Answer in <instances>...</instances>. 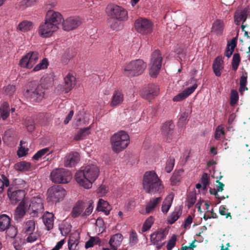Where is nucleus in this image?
<instances>
[{
  "label": "nucleus",
  "mask_w": 250,
  "mask_h": 250,
  "mask_svg": "<svg viewBox=\"0 0 250 250\" xmlns=\"http://www.w3.org/2000/svg\"><path fill=\"white\" fill-rule=\"evenodd\" d=\"M219 213L222 215L226 216V218L230 217V219L231 217L230 213L228 212V209H227L224 206H220L219 208Z\"/></svg>",
  "instance_id": "obj_62"
},
{
  "label": "nucleus",
  "mask_w": 250,
  "mask_h": 250,
  "mask_svg": "<svg viewBox=\"0 0 250 250\" xmlns=\"http://www.w3.org/2000/svg\"><path fill=\"white\" fill-rule=\"evenodd\" d=\"M105 12L110 18L116 20L110 24L111 28L114 30L118 29L120 28V21H126L128 19V13L126 10L115 4H108Z\"/></svg>",
  "instance_id": "obj_3"
},
{
  "label": "nucleus",
  "mask_w": 250,
  "mask_h": 250,
  "mask_svg": "<svg viewBox=\"0 0 250 250\" xmlns=\"http://www.w3.org/2000/svg\"><path fill=\"white\" fill-rule=\"evenodd\" d=\"M240 58L239 54L235 53L232 57V67L234 70H236L239 66Z\"/></svg>",
  "instance_id": "obj_49"
},
{
  "label": "nucleus",
  "mask_w": 250,
  "mask_h": 250,
  "mask_svg": "<svg viewBox=\"0 0 250 250\" xmlns=\"http://www.w3.org/2000/svg\"><path fill=\"white\" fill-rule=\"evenodd\" d=\"M129 144V137L124 131L115 133L110 138L111 149L113 152L118 153L125 150Z\"/></svg>",
  "instance_id": "obj_5"
},
{
  "label": "nucleus",
  "mask_w": 250,
  "mask_h": 250,
  "mask_svg": "<svg viewBox=\"0 0 250 250\" xmlns=\"http://www.w3.org/2000/svg\"><path fill=\"white\" fill-rule=\"evenodd\" d=\"M196 196L195 194L189 195L187 198V205L188 208L192 207L196 202Z\"/></svg>",
  "instance_id": "obj_59"
},
{
  "label": "nucleus",
  "mask_w": 250,
  "mask_h": 250,
  "mask_svg": "<svg viewBox=\"0 0 250 250\" xmlns=\"http://www.w3.org/2000/svg\"><path fill=\"white\" fill-rule=\"evenodd\" d=\"M224 136V132L223 130V127L222 126L219 125L216 129L215 138L217 140H219Z\"/></svg>",
  "instance_id": "obj_58"
},
{
  "label": "nucleus",
  "mask_w": 250,
  "mask_h": 250,
  "mask_svg": "<svg viewBox=\"0 0 250 250\" xmlns=\"http://www.w3.org/2000/svg\"><path fill=\"white\" fill-rule=\"evenodd\" d=\"M52 151H50L48 147H45L39 150L33 156V159L36 160H38L40 158L45 155H48L51 153Z\"/></svg>",
  "instance_id": "obj_39"
},
{
  "label": "nucleus",
  "mask_w": 250,
  "mask_h": 250,
  "mask_svg": "<svg viewBox=\"0 0 250 250\" xmlns=\"http://www.w3.org/2000/svg\"><path fill=\"white\" fill-rule=\"evenodd\" d=\"M143 185L144 190L148 193H161L164 190L162 181L153 170L146 171L145 173Z\"/></svg>",
  "instance_id": "obj_4"
},
{
  "label": "nucleus",
  "mask_w": 250,
  "mask_h": 250,
  "mask_svg": "<svg viewBox=\"0 0 250 250\" xmlns=\"http://www.w3.org/2000/svg\"><path fill=\"white\" fill-rule=\"evenodd\" d=\"M37 0H22L20 2V6L25 8L34 5Z\"/></svg>",
  "instance_id": "obj_57"
},
{
  "label": "nucleus",
  "mask_w": 250,
  "mask_h": 250,
  "mask_svg": "<svg viewBox=\"0 0 250 250\" xmlns=\"http://www.w3.org/2000/svg\"><path fill=\"white\" fill-rule=\"evenodd\" d=\"M138 242V239L136 232L134 230H131L129 234V245L133 246L136 245Z\"/></svg>",
  "instance_id": "obj_52"
},
{
  "label": "nucleus",
  "mask_w": 250,
  "mask_h": 250,
  "mask_svg": "<svg viewBox=\"0 0 250 250\" xmlns=\"http://www.w3.org/2000/svg\"><path fill=\"white\" fill-rule=\"evenodd\" d=\"M3 93L8 96L13 95L16 91V87L15 85L9 84L5 86L3 88Z\"/></svg>",
  "instance_id": "obj_47"
},
{
  "label": "nucleus",
  "mask_w": 250,
  "mask_h": 250,
  "mask_svg": "<svg viewBox=\"0 0 250 250\" xmlns=\"http://www.w3.org/2000/svg\"><path fill=\"white\" fill-rule=\"evenodd\" d=\"M2 179L0 178V194H1L5 187H8L9 186V180L4 176L2 177Z\"/></svg>",
  "instance_id": "obj_56"
},
{
  "label": "nucleus",
  "mask_w": 250,
  "mask_h": 250,
  "mask_svg": "<svg viewBox=\"0 0 250 250\" xmlns=\"http://www.w3.org/2000/svg\"><path fill=\"white\" fill-rule=\"evenodd\" d=\"M224 185L221 182H218V186L216 188L210 190V193L215 195L216 198L221 199H225L224 196L220 197L218 192L222 191L223 190Z\"/></svg>",
  "instance_id": "obj_48"
},
{
  "label": "nucleus",
  "mask_w": 250,
  "mask_h": 250,
  "mask_svg": "<svg viewBox=\"0 0 250 250\" xmlns=\"http://www.w3.org/2000/svg\"><path fill=\"white\" fill-rule=\"evenodd\" d=\"M107 190V188L105 186L102 185L97 189V193L99 196L102 197L106 194Z\"/></svg>",
  "instance_id": "obj_60"
},
{
  "label": "nucleus",
  "mask_w": 250,
  "mask_h": 250,
  "mask_svg": "<svg viewBox=\"0 0 250 250\" xmlns=\"http://www.w3.org/2000/svg\"><path fill=\"white\" fill-rule=\"evenodd\" d=\"M158 91L159 88L157 85L151 84L142 90L141 96L144 98L150 101L158 95Z\"/></svg>",
  "instance_id": "obj_20"
},
{
  "label": "nucleus",
  "mask_w": 250,
  "mask_h": 250,
  "mask_svg": "<svg viewBox=\"0 0 250 250\" xmlns=\"http://www.w3.org/2000/svg\"><path fill=\"white\" fill-rule=\"evenodd\" d=\"M71 229V226L68 223H62L59 226L60 230L63 236H65L68 234L70 231Z\"/></svg>",
  "instance_id": "obj_44"
},
{
  "label": "nucleus",
  "mask_w": 250,
  "mask_h": 250,
  "mask_svg": "<svg viewBox=\"0 0 250 250\" xmlns=\"http://www.w3.org/2000/svg\"><path fill=\"white\" fill-rule=\"evenodd\" d=\"M187 98V96L185 95L184 92H182L177 95L175 96L173 98V101L174 102H179L182 100H183L184 99H186Z\"/></svg>",
  "instance_id": "obj_64"
},
{
  "label": "nucleus",
  "mask_w": 250,
  "mask_h": 250,
  "mask_svg": "<svg viewBox=\"0 0 250 250\" xmlns=\"http://www.w3.org/2000/svg\"><path fill=\"white\" fill-rule=\"evenodd\" d=\"M174 127V125L171 121L166 122L162 126V133L167 138V140L171 139Z\"/></svg>",
  "instance_id": "obj_26"
},
{
  "label": "nucleus",
  "mask_w": 250,
  "mask_h": 250,
  "mask_svg": "<svg viewBox=\"0 0 250 250\" xmlns=\"http://www.w3.org/2000/svg\"><path fill=\"white\" fill-rule=\"evenodd\" d=\"M90 127H86L81 129L74 136V140H80L84 139L87 135L90 134Z\"/></svg>",
  "instance_id": "obj_36"
},
{
  "label": "nucleus",
  "mask_w": 250,
  "mask_h": 250,
  "mask_svg": "<svg viewBox=\"0 0 250 250\" xmlns=\"http://www.w3.org/2000/svg\"><path fill=\"white\" fill-rule=\"evenodd\" d=\"M28 210L29 214L33 217H38L44 210L43 199L40 196L33 197L28 199Z\"/></svg>",
  "instance_id": "obj_9"
},
{
  "label": "nucleus",
  "mask_w": 250,
  "mask_h": 250,
  "mask_svg": "<svg viewBox=\"0 0 250 250\" xmlns=\"http://www.w3.org/2000/svg\"><path fill=\"white\" fill-rule=\"evenodd\" d=\"M238 93L234 90H231L230 104L231 106L235 105L238 100Z\"/></svg>",
  "instance_id": "obj_53"
},
{
  "label": "nucleus",
  "mask_w": 250,
  "mask_h": 250,
  "mask_svg": "<svg viewBox=\"0 0 250 250\" xmlns=\"http://www.w3.org/2000/svg\"><path fill=\"white\" fill-rule=\"evenodd\" d=\"M189 114V111H185L181 113L178 121V125L180 126L183 127L187 124L188 121Z\"/></svg>",
  "instance_id": "obj_43"
},
{
  "label": "nucleus",
  "mask_w": 250,
  "mask_h": 250,
  "mask_svg": "<svg viewBox=\"0 0 250 250\" xmlns=\"http://www.w3.org/2000/svg\"><path fill=\"white\" fill-rule=\"evenodd\" d=\"M100 169L95 164H89L77 171L75 175L78 184L86 189L92 188V184L99 175Z\"/></svg>",
  "instance_id": "obj_2"
},
{
  "label": "nucleus",
  "mask_w": 250,
  "mask_h": 250,
  "mask_svg": "<svg viewBox=\"0 0 250 250\" xmlns=\"http://www.w3.org/2000/svg\"><path fill=\"white\" fill-rule=\"evenodd\" d=\"M182 210L180 208H176L168 217L167 221L170 224H173L182 214Z\"/></svg>",
  "instance_id": "obj_34"
},
{
  "label": "nucleus",
  "mask_w": 250,
  "mask_h": 250,
  "mask_svg": "<svg viewBox=\"0 0 250 250\" xmlns=\"http://www.w3.org/2000/svg\"><path fill=\"white\" fill-rule=\"evenodd\" d=\"M162 57L159 51L156 50L152 54L150 64L149 74L155 77L159 73L162 66Z\"/></svg>",
  "instance_id": "obj_13"
},
{
  "label": "nucleus",
  "mask_w": 250,
  "mask_h": 250,
  "mask_svg": "<svg viewBox=\"0 0 250 250\" xmlns=\"http://www.w3.org/2000/svg\"><path fill=\"white\" fill-rule=\"evenodd\" d=\"M13 187H10L7 191L8 197L12 203L16 204L18 201H22L26 198H24L26 193L24 190L17 189L13 190Z\"/></svg>",
  "instance_id": "obj_19"
},
{
  "label": "nucleus",
  "mask_w": 250,
  "mask_h": 250,
  "mask_svg": "<svg viewBox=\"0 0 250 250\" xmlns=\"http://www.w3.org/2000/svg\"><path fill=\"white\" fill-rule=\"evenodd\" d=\"M174 159L172 158H170L167 160L165 167V169L167 172L169 173L172 171L174 165Z\"/></svg>",
  "instance_id": "obj_54"
},
{
  "label": "nucleus",
  "mask_w": 250,
  "mask_h": 250,
  "mask_svg": "<svg viewBox=\"0 0 250 250\" xmlns=\"http://www.w3.org/2000/svg\"><path fill=\"white\" fill-rule=\"evenodd\" d=\"M173 199V195L172 194H168L165 199L161 207L162 212L166 214L168 211L171 206Z\"/></svg>",
  "instance_id": "obj_29"
},
{
  "label": "nucleus",
  "mask_w": 250,
  "mask_h": 250,
  "mask_svg": "<svg viewBox=\"0 0 250 250\" xmlns=\"http://www.w3.org/2000/svg\"><path fill=\"white\" fill-rule=\"evenodd\" d=\"M224 24L223 21L216 20L213 23L212 31L217 35H221L223 33Z\"/></svg>",
  "instance_id": "obj_31"
},
{
  "label": "nucleus",
  "mask_w": 250,
  "mask_h": 250,
  "mask_svg": "<svg viewBox=\"0 0 250 250\" xmlns=\"http://www.w3.org/2000/svg\"><path fill=\"white\" fill-rule=\"evenodd\" d=\"M168 233L167 228H161L154 231L150 235V241L158 249H160L164 244L162 241L165 240Z\"/></svg>",
  "instance_id": "obj_14"
},
{
  "label": "nucleus",
  "mask_w": 250,
  "mask_h": 250,
  "mask_svg": "<svg viewBox=\"0 0 250 250\" xmlns=\"http://www.w3.org/2000/svg\"><path fill=\"white\" fill-rule=\"evenodd\" d=\"M35 229V223L33 220H28L25 222L23 225V230L27 233L33 232Z\"/></svg>",
  "instance_id": "obj_41"
},
{
  "label": "nucleus",
  "mask_w": 250,
  "mask_h": 250,
  "mask_svg": "<svg viewBox=\"0 0 250 250\" xmlns=\"http://www.w3.org/2000/svg\"><path fill=\"white\" fill-rule=\"evenodd\" d=\"M192 81H195V83L191 86L186 88L183 91L187 97L192 94L195 91L198 86L197 84L196 83L197 80H195L193 77L192 78Z\"/></svg>",
  "instance_id": "obj_51"
},
{
  "label": "nucleus",
  "mask_w": 250,
  "mask_h": 250,
  "mask_svg": "<svg viewBox=\"0 0 250 250\" xmlns=\"http://www.w3.org/2000/svg\"><path fill=\"white\" fill-rule=\"evenodd\" d=\"M28 150V148L21 146L17 151V155L19 157H23L27 154Z\"/></svg>",
  "instance_id": "obj_61"
},
{
  "label": "nucleus",
  "mask_w": 250,
  "mask_h": 250,
  "mask_svg": "<svg viewBox=\"0 0 250 250\" xmlns=\"http://www.w3.org/2000/svg\"><path fill=\"white\" fill-rule=\"evenodd\" d=\"M80 160V156L76 152H72L67 154L64 159V165L66 167L75 166Z\"/></svg>",
  "instance_id": "obj_22"
},
{
  "label": "nucleus",
  "mask_w": 250,
  "mask_h": 250,
  "mask_svg": "<svg viewBox=\"0 0 250 250\" xmlns=\"http://www.w3.org/2000/svg\"><path fill=\"white\" fill-rule=\"evenodd\" d=\"M9 116V107L7 103H4L0 109V120H5Z\"/></svg>",
  "instance_id": "obj_38"
},
{
  "label": "nucleus",
  "mask_w": 250,
  "mask_h": 250,
  "mask_svg": "<svg viewBox=\"0 0 250 250\" xmlns=\"http://www.w3.org/2000/svg\"><path fill=\"white\" fill-rule=\"evenodd\" d=\"M24 95L33 101L40 102L44 96V91L42 86L36 83H31Z\"/></svg>",
  "instance_id": "obj_7"
},
{
  "label": "nucleus",
  "mask_w": 250,
  "mask_h": 250,
  "mask_svg": "<svg viewBox=\"0 0 250 250\" xmlns=\"http://www.w3.org/2000/svg\"><path fill=\"white\" fill-rule=\"evenodd\" d=\"M154 223V218L152 216L147 218L145 221L142 228V232H144L149 229Z\"/></svg>",
  "instance_id": "obj_45"
},
{
  "label": "nucleus",
  "mask_w": 250,
  "mask_h": 250,
  "mask_svg": "<svg viewBox=\"0 0 250 250\" xmlns=\"http://www.w3.org/2000/svg\"><path fill=\"white\" fill-rule=\"evenodd\" d=\"M111 208L107 201L103 199H100L98 201L96 210L98 211H102L104 214L108 215L109 214Z\"/></svg>",
  "instance_id": "obj_25"
},
{
  "label": "nucleus",
  "mask_w": 250,
  "mask_h": 250,
  "mask_svg": "<svg viewBox=\"0 0 250 250\" xmlns=\"http://www.w3.org/2000/svg\"><path fill=\"white\" fill-rule=\"evenodd\" d=\"M52 181L56 183H68L71 179L70 172L64 168L54 169L50 174Z\"/></svg>",
  "instance_id": "obj_8"
},
{
  "label": "nucleus",
  "mask_w": 250,
  "mask_h": 250,
  "mask_svg": "<svg viewBox=\"0 0 250 250\" xmlns=\"http://www.w3.org/2000/svg\"><path fill=\"white\" fill-rule=\"evenodd\" d=\"M100 240L98 237H91L90 239L85 243V248L88 249L93 247L95 245H97L100 243Z\"/></svg>",
  "instance_id": "obj_46"
},
{
  "label": "nucleus",
  "mask_w": 250,
  "mask_h": 250,
  "mask_svg": "<svg viewBox=\"0 0 250 250\" xmlns=\"http://www.w3.org/2000/svg\"><path fill=\"white\" fill-rule=\"evenodd\" d=\"M29 201L28 198H25L21 201L19 206L17 207L14 212V218L19 221L24 216L25 212L28 210Z\"/></svg>",
  "instance_id": "obj_18"
},
{
  "label": "nucleus",
  "mask_w": 250,
  "mask_h": 250,
  "mask_svg": "<svg viewBox=\"0 0 250 250\" xmlns=\"http://www.w3.org/2000/svg\"><path fill=\"white\" fill-rule=\"evenodd\" d=\"M16 170L20 171H28L31 169V163L26 161H22L16 163L14 166Z\"/></svg>",
  "instance_id": "obj_33"
},
{
  "label": "nucleus",
  "mask_w": 250,
  "mask_h": 250,
  "mask_svg": "<svg viewBox=\"0 0 250 250\" xmlns=\"http://www.w3.org/2000/svg\"><path fill=\"white\" fill-rule=\"evenodd\" d=\"M29 235L27 237L26 240L28 242L32 243L35 241L39 237V235L36 233H33V232L28 233Z\"/></svg>",
  "instance_id": "obj_63"
},
{
  "label": "nucleus",
  "mask_w": 250,
  "mask_h": 250,
  "mask_svg": "<svg viewBox=\"0 0 250 250\" xmlns=\"http://www.w3.org/2000/svg\"><path fill=\"white\" fill-rule=\"evenodd\" d=\"M134 26L136 31L141 34H150L153 28V22L146 18H139L135 22Z\"/></svg>",
  "instance_id": "obj_11"
},
{
  "label": "nucleus",
  "mask_w": 250,
  "mask_h": 250,
  "mask_svg": "<svg viewBox=\"0 0 250 250\" xmlns=\"http://www.w3.org/2000/svg\"><path fill=\"white\" fill-rule=\"evenodd\" d=\"M212 68L215 75L219 77L222 74V71L224 68V61L222 57H217L214 61L212 64Z\"/></svg>",
  "instance_id": "obj_23"
},
{
  "label": "nucleus",
  "mask_w": 250,
  "mask_h": 250,
  "mask_svg": "<svg viewBox=\"0 0 250 250\" xmlns=\"http://www.w3.org/2000/svg\"><path fill=\"white\" fill-rule=\"evenodd\" d=\"M94 202L92 200H90L88 201L86 206H85V209L82 214V217H87L89 216L93 211L94 208Z\"/></svg>",
  "instance_id": "obj_40"
},
{
  "label": "nucleus",
  "mask_w": 250,
  "mask_h": 250,
  "mask_svg": "<svg viewBox=\"0 0 250 250\" xmlns=\"http://www.w3.org/2000/svg\"><path fill=\"white\" fill-rule=\"evenodd\" d=\"M124 95L123 91L121 89H116L113 92L110 105L111 107H117L121 105L124 102Z\"/></svg>",
  "instance_id": "obj_21"
},
{
  "label": "nucleus",
  "mask_w": 250,
  "mask_h": 250,
  "mask_svg": "<svg viewBox=\"0 0 250 250\" xmlns=\"http://www.w3.org/2000/svg\"><path fill=\"white\" fill-rule=\"evenodd\" d=\"M250 16V11L247 7H245L241 10H237L234 15L235 23L237 25H239L242 21L241 28L243 31H245V34L247 36L248 35V32L244 30L245 28L246 27V25L244 24V22L248 17Z\"/></svg>",
  "instance_id": "obj_16"
},
{
  "label": "nucleus",
  "mask_w": 250,
  "mask_h": 250,
  "mask_svg": "<svg viewBox=\"0 0 250 250\" xmlns=\"http://www.w3.org/2000/svg\"><path fill=\"white\" fill-rule=\"evenodd\" d=\"M10 225V219L6 214L0 216V231H3L9 228Z\"/></svg>",
  "instance_id": "obj_32"
},
{
  "label": "nucleus",
  "mask_w": 250,
  "mask_h": 250,
  "mask_svg": "<svg viewBox=\"0 0 250 250\" xmlns=\"http://www.w3.org/2000/svg\"><path fill=\"white\" fill-rule=\"evenodd\" d=\"M62 15L59 12L48 10L44 21L39 26L38 33L42 38L51 37L58 31L61 25Z\"/></svg>",
  "instance_id": "obj_1"
},
{
  "label": "nucleus",
  "mask_w": 250,
  "mask_h": 250,
  "mask_svg": "<svg viewBox=\"0 0 250 250\" xmlns=\"http://www.w3.org/2000/svg\"><path fill=\"white\" fill-rule=\"evenodd\" d=\"M48 66V61L46 58H44L42 60V61L33 69L34 71H38L42 69L47 68Z\"/></svg>",
  "instance_id": "obj_50"
},
{
  "label": "nucleus",
  "mask_w": 250,
  "mask_h": 250,
  "mask_svg": "<svg viewBox=\"0 0 250 250\" xmlns=\"http://www.w3.org/2000/svg\"><path fill=\"white\" fill-rule=\"evenodd\" d=\"M66 194V190L61 186H53L47 190V199L53 203H59L63 199Z\"/></svg>",
  "instance_id": "obj_10"
},
{
  "label": "nucleus",
  "mask_w": 250,
  "mask_h": 250,
  "mask_svg": "<svg viewBox=\"0 0 250 250\" xmlns=\"http://www.w3.org/2000/svg\"><path fill=\"white\" fill-rule=\"evenodd\" d=\"M81 21L79 17H70L65 20L62 17L61 27L65 31L74 29L80 25Z\"/></svg>",
  "instance_id": "obj_17"
},
{
  "label": "nucleus",
  "mask_w": 250,
  "mask_h": 250,
  "mask_svg": "<svg viewBox=\"0 0 250 250\" xmlns=\"http://www.w3.org/2000/svg\"><path fill=\"white\" fill-rule=\"evenodd\" d=\"M122 240L123 235L120 233H117L112 236L109 242L111 249L113 250H117Z\"/></svg>",
  "instance_id": "obj_27"
},
{
  "label": "nucleus",
  "mask_w": 250,
  "mask_h": 250,
  "mask_svg": "<svg viewBox=\"0 0 250 250\" xmlns=\"http://www.w3.org/2000/svg\"><path fill=\"white\" fill-rule=\"evenodd\" d=\"M146 67V64L143 60H134L126 64L124 72L128 76H136L141 74Z\"/></svg>",
  "instance_id": "obj_6"
},
{
  "label": "nucleus",
  "mask_w": 250,
  "mask_h": 250,
  "mask_svg": "<svg viewBox=\"0 0 250 250\" xmlns=\"http://www.w3.org/2000/svg\"><path fill=\"white\" fill-rule=\"evenodd\" d=\"M85 207V203L82 200L77 201L72 208L71 212V216L74 218L78 217L80 215L82 217Z\"/></svg>",
  "instance_id": "obj_24"
},
{
  "label": "nucleus",
  "mask_w": 250,
  "mask_h": 250,
  "mask_svg": "<svg viewBox=\"0 0 250 250\" xmlns=\"http://www.w3.org/2000/svg\"><path fill=\"white\" fill-rule=\"evenodd\" d=\"M39 53L36 51L29 52L21 59L20 65L21 67L31 68L39 59Z\"/></svg>",
  "instance_id": "obj_15"
},
{
  "label": "nucleus",
  "mask_w": 250,
  "mask_h": 250,
  "mask_svg": "<svg viewBox=\"0 0 250 250\" xmlns=\"http://www.w3.org/2000/svg\"><path fill=\"white\" fill-rule=\"evenodd\" d=\"M76 78L72 74L68 73L64 78L63 83L59 84L55 88V91L58 94L68 93L74 86L76 83Z\"/></svg>",
  "instance_id": "obj_12"
},
{
  "label": "nucleus",
  "mask_w": 250,
  "mask_h": 250,
  "mask_svg": "<svg viewBox=\"0 0 250 250\" xmlns=\"http://www.w3.org/2000/svg\"><path fill=\"white\" fill-rule=\"evenodd\" d=\"M33 26V23L30 21H23L21 22L18 27V30L22 32H26L30 30Z\"/></svg>",
  "instance_id": "obj_35"
},
{
  "label": "nucleus",
  "mask_w": 250,
  "mask_h": 250,
  "mask_svg": "<svg viewBox=\"0 0 250 250\" xmlns=\"http://www.w3.org/2000/svg\"><path fill=\"white\" fill-rule=\"evenodd\" d=\"M79 241L77 238H74L72 236H70L68 241L69 250H79Z\"/></svg>",
  "instance_id": "obj_42"
},
{
  "label": "nucleus",
  "mask_w": 250,
  "mask_h": 250,
  "mask_svg": "<svg viewBox=\"0 0 250 250\" xmlns=\"http://www.w3.org/2000/svg\"><path fill=\"white\" fill-rule=\"evenodd\" d=\"M236 45V40L235 38H233L231 41L228 43L227 51L226 52V56L228 58H229Z\"/></svg>",
  "instance_id": "obj_37"
},
{
  "label": "nucleus",
  "mask_w": 250,
  "mask_h": 250,
  "mask_svg": "<svg viewBox=\"0 0 250 250\" xmlns=\"http://www.w3.org/2000/svg\"><path fill=\"white\" fill-rule=\"evenodd\" d=\"M161 201L162 198L161 197L151 199L146 205V213L149 214L152 212Z\"/></svg>",
  "instance_id": "obj_28"
},
{
  "label": "nucleus",
  "mask_w": 250,
  "mask_h": 250,
  "mask_svg": "<svg viewBox=\"0 0 250 250\" xmlns=\"http://www.w3.org/2000/svg\"><path fill=\"white\" fill-rule=\"evenodd\" d=\"M43 221L48 230L53 228L54 225V215L52 213L46 212L43 217Z\"/></svg>",
  "instance_id": "obj_30"
},
{
  "label": "nucleus",
  "mask_w": 250,
  "mask_h": 250,
  "mask_svg": "<svg viewBox=\"0 0 250 250\" xmlns=\"http://www.w3.org/2000/svg\"><path fill=\"white\" fill-rule=\"evenodd\" d=\"M176 240V236L175 234L172 235L167 243V250H171L172 249L175 245Z\"/></svg>",
  "instance_id": "obj_55"
}]
</instances>
